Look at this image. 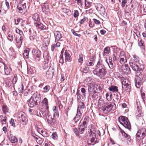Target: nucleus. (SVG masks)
Segmentation results:
<instances>
[{"label":"nucleus","mask_w":146,"mask_h":146,"mask_svg":"<svg viewBox=\"0 0 146 146\" xmlns=\"http://www.w3.org/2000/svg\"><path fill=\"white\" fill-rule=\"evenodd\" d=\"M10 139V140L12 143H15L17 141V139L15 136L11 137Z\"/></svg>","instance_id":"nucleus-47"},{"label":"nucleus","mask_w":146,"mask_h":146,"mask_svg":"<svg viewBox=\"0 0 146 146\" xmlns=\"http://www.w3.org/2000/svg\"><path fill=\"white\" fill-rule=\"evenodd\" d=\"M34 25H35V26L37 28H38L40 29L44 30L46 29V27L45 25H43L42 23H40L38 22V23L35 22L34 23Z\"/></svg>","instance_id":"nucleus-23"},{"label":"nucleus","mask_w":146,"mask_h":146,"mask_svg":"<svg viewBox=\"0 0 146 146\" xmlns=\"http://www.w3.org/2000/svg\"><path fill=\"white\" fill-rule=\"evenodd\" d=\"M51 137L52 138L54 139H57V135L56 134V133H53L51 135Z\"/></svg>","instance_id":"nucleus-60"},{"label":"nucleus","mask_w":146,"mask_h":146,"mask_svg":"<svg viewBox=\"0 0 146 146\" xmlns=\"http://www.w3.org/2000/svg\"><path fill=\"white\" fill-rule=\"evenodd\" d=\"M2 110L4 114L8 112L9 109L6 105H3L2 108Z\"/></svg>","instance_id":"nucleus-40"},{"label":"nucleus","mask_w":146,"mask_h":146,"mask_svg":"<svg viewBox=\"0 0 146 146\" xmlns=\"http://www.w3.org/2000/svg\"><path fill=\"white\" fill-rule=\"evenodd\" d=\"M82 117V114L80 112V109H77V113L74 119L75 122L76 123L79 121Z\"/></svg>","instance_id":"nucleus-21"},{"label":"nucleus","mask_w":146,"mask_h":146,"mask_svg":"<svg viewBox=\"0 0 146 146\" xmlns=\"http://www.w3.org/2000/svg\"><path fill=\"white\" fill-rule=\"evenodd\" d=\"M88 120L89 118L88 117H86L84 118V121L83 122L82 124V125H83L87 127V125H86V123H88Z\"/></svg>","instance_id":"nucleus-43"},{"label":"nucleus","mask_w":146,"mask_h":146,"mask_svg":"<svg viewBox=\"0 0 146 146\" xmlns=\"http://www.w3.org/2000/svg\"><path fill=\"white\" fill-rule=\"evenodd\" d=\"M76 95H77V100L78 102L82 100H85L86 98V97H83V94H81L80 90H78L77 91Z\"/></svg>","instance_id":"nucleus-20"},{"label":"nucleus","mask_w":146,"mask_h":146,"mask_svg":"<svg viewBox=\"0 0 146 146\" xmlns=\"http://www.w3.org/2000/svg\"><path fill=\"white\" fill-rule=\"evenodd\" d=\"M7 118L5 116H3L2 115H1L0 116V120L2 125L4 124H5L6 121L7 120Z\"/></svg>","instance_id":"nucleus-32"},{"label":"nucleus","mask_w":146,"mask_h":146,"mask_svg":"<svg viewBox=\"0 0 146 146\" xmlns=\"http://www.w3.org/2000/svg\"><path fill=\"white\" fill-rule=\"evenodd\" d=\"M96 9L101 15H104L106 14V10L102 5L98 3Z\"/></svg>","instance_id":"nucleus-13"},{"label":"nucleus","mask_w":146,"mask_h":146,"mask_svg":"<svg viewBox=\"0 0 146 146\" xmlns=\"http://www.w3.org/2000/svg\"><path fill=\"white\" fill-rule=\"evenodd\" d=\"M84 107L85 106L83 102H79L78 109H79V108H80L81 109H84Z\"/></svg>","instance_id":"nucleus-48"},{"label":"nucleus","mask_w":146,"mask_h":146,"mask_svg":"<svg viewBox=\"0 0 146 146\" xmlns=\"http://www.w3.org/2000/svg\"><path fill=\"white\" fill-rule=\"evenodd\" d=\"M48 100L46 98H44L42 101V103H43V104L45 106H47L48 105Z\"/></svg>","instance_id":"nucleus-55"},{"label":"nucleus","mask_w":146,"mask_h":146,"mask_svg":"<svg viewBox=\"0 0 146 146\" xmlns=\"http://www.w3.org/2000/svg\"><path fill=\"white\" fill-rule=\"evenodd\" d=\"M43 69H45L47 68L49 66V64H48V62H46L44 63L43 64Z\"/></svg>","instance_id":"nucleus-63"},{"label":"nucleus","mask_w":146,"mask_h":146,"mask_svg":"<svg viewBox=\"0 0 146 146\" xmlns=\"http://www.w3.org/2000/svg\"><path fill=\"white\" fill-rule=\"evenodd\" d=\"M16 32L17 33L19 34L20 36L23 35L22 31L18 29H17L16 30Z\"/></svg>","instance_id":"nucleus-62"},{"label":"nucleus","mask_w":146,"mask_h":146,"mask_svg":"<svg viewBox=\"0 0 146 146\" xmlns=\"http://www.w3.org/2000/svg\"><path fill=\"white\" fill-rule=\"evenodd\" d=\"M95 60L93 57L90 58L86 61V65L88 66H93L94 65Z\"/></svg>","instance_id":"nucleus-22"},{"label":"nucleus","mask_w":146,"mask_h":146,"mask_svg":"<svg viewBox=\"0 0 146 146\" xmlns=\"http://www.w3.org/2000/svg\"><path fill=\"white\" fill-rule=\"evenodd\" d=\"M42 10L43 12L46 13L49 11L50 9L49 5L47 2L44 3L43 5H42Z\"/></svg>","instance_id":"nucleus-17"},{"label":"nucleus","mask_w":146,"mask_h":146,"mask_svg":"<svg viewBox=\"0 0 146 146\" xmlns=\"http://www.w3.org/2000/svg\"><path fill=\"white\" fill-rule=\"evenodd\" d=\"M131 1L129 4H127L126 5V9L128 10L129 11H131L132 10V9L133 7V5L131 3Z\"/></svg>","instance_id":"nucleus-36"},{"label":"nucleus","mask_w":146,"mask_h":146,"mask_svg":"<svg viewBox=\"0 0 146 146\" xmlns=\"http://www.w3.org/2000/svg\"><path fill=\"white\" fill-rule=\"evenodd\" d=\"M17 120L23 125H25L27 121V118L25 113L22 111L18 112L17 116Z\"/></svg>","instance_id":"nucleus-6"},{"label":"nucleus","mask_w":146,"mask_h":146,"mask_svg":"<svg viewBox=\"0 0 146 146\" xmlns=\"http://www.w3.org/2000/svg\"><path fill=\"white\" fill-rule=\"evenodd\" d=\"M121 71L125 74H127L130 72V68L127 64H123L121 66Z\"/></svg>","instance_id":"nucleus-16"},{"label":"nucleus","mask_w":146,"mask_h":146,"mask_svg":"<svg viewBox=\"0 0 146 146\" xmlns=\"http://www.w3.org/2000/svg\"><path fill=\"white\" fill-rule=\"evenodd\" d=\"M130 65L132 69L135 72L138 73V72L141 71V69L139 66V63H135L134 62H130Z\"/></svg>","instance_id":"nucleus-12"},{"label":"nucleus","mask_w":146,"mask_h":146,"mask_svg":"<svg viewBox=\"0 0 146 146\" xmlns=\"http://www.w3.org/2000/svg\"><path fill=\"white\" fill-rule=\"evenodd\" d=\"M96 85V92L100 93L102 92V86L101 85Z\"/></svg>","instance_id":"nucleus-41"},{"label":"nucleus","mask_w":146,"mask_h":146,"mask_svg":"<svg viewBox=\"0 0 146 146\" xmlns=\"http://www.w3.org/2000/svg\"><path fill=\"white\" fill-rule=\"evenodd\" d=\"M127 61V59L126 58H122L120 59V62L121 64L122 63H124L126 62Z\"/></svg>","instance_id":"nucleus-59"},{"label":"nucleus","mask_w":146,"mask_h":146,"mask_svg":"<svg viewBox=\"0 0 146 146\" xmlns=\"http://www.w3.org/2000/svg\"><path fill=\"white\" fill-rule=\"evenodd\" d=\"M122 125L125 127L127 129L129 130H130L131 129V124L128 119H127V122L125 121L124 122V123H123Z\"/></svg>","instance_id":"nucleus-26"},{"label":"nucleus","mask_w":146,"mask_h":146,"mask_svg":"<svg viewBox=\"0 0 146 146\" xmlns=\"http://www.w3.org/2000/svg\"><path fill=\"white\" fill-rule=\"evenodd\" d=\"M127 0H122L121 3V5L122 7H124L125 4L127 3Z\"/></svg>","instance_id":"nucleus-61"},{"label":"nucleus","mask_w":146,"mask_h":146,"mask_svg":"<svg viewBox=\"0 0 146 146\" xmlns=\"http://www.w3.org/2000/svg\"><path fill=\"white\" fill-rule=\"evenodd\" d=\"M52 110L54 112L53 116H56L57 117H58L59 114L57 107L56 106H54L53 107Z\"/></svg>","instance_id":"nucleus-29"},{"label":"nucleus","mask_w":146,"mask_h":146,"mask_svg":"<svg viewBox=\"0 0 146 146\" xmlns=\"http://www.w3.org/2000/svg\"><path fill=\"white\" fill-rule=\"evenodd\" d=\"M40 94L37 92L34 93L29 99L28 103L29 106L31 108L38 104V103L40 101Z\"/></svg>","instance_id":"nucleus-3"},{"label":"nucleus","mask_w":146,"mask_h":146,"mask_svg":"<svg viewBox=\"0 0 146 146\" xmlns=\"http://www.w3.org/2000/svg\"><path fill=\"white\" fill-rule=\"evenodd\" d=\"M54 72V68L50 66L48 71L46 72V76L48 78H52L53 76Z\"/></svg>","instance_id":"nucleus-15"},{"label":"nucleus","mask_w":146,"mask_h":146,"mask_svg":"<svg viewBox=\"0 0 146 146\" xmlns=\"http://www.w3.org/2000/svg\"><path fill=\"white\" fill-rule=\"evenodd\" d=\"M106 62L107 63L110 69H112L114 67V65L113 64V61L111 59L109 58L108 61L107 59L106 60Z\"/></svg>","instance_id":"nucleus-27"},{"label":"nucleus","mask_w":146,"mask_h":146,"mask_svg":"<svg viewBox=\"0 0 146 146\" xmlns=\"http://www.w3.org/2000/svg\"><path fill=\"white\" fill-rule=\"evenodd\" d=\"M32 54L34 59L36 61H38L40 60L41 52L38 50L35 49H33Z\"/></svg>","instance_id":"nucleus-8"},{"label":"nucleus","mask_w":146,"mask_h":146,"mask_svg":"<svg viewBox=\"0 0 146 146\" xmlns=\"http://www.w3.org/2000/svg\"><path fill=\"white\" fill-rule=\"evenodd\" d=\"M60 60H59V62L61 64H63L64 63V61L63 57V54H61L60 55Z\"/></svg>","instance_id":"nucleus-54"},{"label":"nucleus","mask_w":146,"mask_h":146,"mask_svg":"<svg viewBox=\"0 0 146 146\" xmlns=\"http://www.w3.org/2000/svg\"><path fill=\"white\" fill-rule=\"evenodd\" d=\"M134 59L133 60L132 62H134L135 63H139V58L138 57L135 55H133Z\"/></svg>","instance_id":"nucleus-44"},{"label":"nucleus","mask_w":146,"mask_h":146,"mask_svg":"<svg viewBox=\"0 0 146 146\" xmlns=\"http://www.w3.org/2000/svg\"><path fill=\"white\" fill-rule=\"evenodd\" d=\"M30 50L29 48H27L25 49L24 51V52L23 53V55L24 57L26 58H28L29 57V54Z\"/></svg>","instance_id":"nucleus-31"},{"label":"nucleus","mask_w":146,"mask_h":146,"mask_svg":"<svg viewBox=\"0 0 146 146\" xmlns=\"http://www.w3.org/2000/svg\"><path fill=\"white\" fill-rule=\"evenodd\" d=\"M96 88L95 84H90L88 86V91L89 94L96 93Z\"/></svg>","instance_id":"nucleus-14"},{"label":"nucleus","mask_w":146,"mask_h":146,"mask_svg":"<svg viewBox=\"0 0 146 146\" xmlns=\"http://www.w3.org/2000/svg\"><path fill=\"white\" fill-rule=\"evenodd\" d=\"M6 66V64L3 62V60L1 58H0V71H2L3 69Z\"/></svg>","instance_id":"nucleus-37"},{"label":"nucleus","mask_w":146,"mask_h":146,"mask_svg":"<svg viewBox=\"0 0 146 146\" xmlns=\"http://www.w3.org/2000/svg\"><path fill=\"white\" fill-rule=\"evenodd\" d=\"M78 62L79 63H82L83 61V55L81 54L79 55V57L78 59Z\"/></svg>","instance_id":"nucleus-53"},{"label":"nucleus","mask_w":146,"mask_h":146,"mask_svg":"<svg viewBox=\"0 0 146 146\" xmlns=\"http://www.w3.org/2000/svg\"><path fill=\"white\" fill-rule=\"evenodd\" d=\"M146 136V130L145 128H142L138 130L135 135L136 140H143Z\"/></svg>","instance_id":"nucleus-5"},{"label":"nucleus","mask_w":146,"mask_h":146,"mask_svg":"<svg viewBox=\"0 0 146 146\" xmlns=\"http://www.w3.org/2000/svg\"><path fill=\"white\" fill-rule=\"evenodd\" d=\"M33 20L36 22H38L40 20L39 15L37 13H35L33 15Z\"/></svg>","instance_id":"nucleus-34"},{"label":"nucleus","mask_w":146,"mask_h":146,"mask_svg":"<svg viewBox=\"0 0 146 146\" xmlns=\"http://www.w3.org/2000/svg\"><path fill=\"white\" fill-rule=\"evenodd\" d=\"M123 136L129 142L130 141L131 138L129 135L125 133H123Z\"/></svg>","instance_id":"nucleus-42"},{"label":"nucleus","mask_w":146,"mask_h":146,"mask_svg":"<svg viewBox=\"0 0 146 146\" xmlns=\"http://www.w3.org/2000/svg\"><path fill=\"white\" fill-rule=\"evenodd\" d=\"M46 119L48 123L50 125H53L55 124V120L52 118L51 115H48V117H46Z\"/></svg>","instance_id":"nucleus-18"},{"label":"nucleus","mask_w":146,"mask_h":146,"mask_svg":"<svg viewBox=\"0 0 146 146\" xmlns=\"http://www.w3.org/2000/svg\"><path fill=\"white\" fill-rule=\"evenodd\" d=\"M89 96H90L92 100H95L96 99V98H97V95L96 93H91L89 94Z\"/></svg>","instance_id":"nucleus-45"},{"label":"nucleus","mask_w":146,"mask_h":146,"mask_svg":"<svg viewBox=\"0 0 146 146\" xmlns=\"http://www.w3.org/2000/svg\"><path fill=\"white\" fill-rule=\"evenodd\" d=\"M17 80V75H15L13 78V80L12 81V83L13 84H15Z\"/></svg>","instance_id":"nucleus-56"},{"label":"nucleus","mask_w":146,"mask_h":146,"mask_svg":"<svg viewBox=\"0 0 146 146\" xmlns=\"http://www.w3.org/2000/svg\"><path fill=\"white\" fill-rule=\"evenodd\" d=\"M118 88L115 86H111L109 88L110 91L112 92H117L118 91Z\"/></svg>","instance_id":"nucleus-30"},{"label":"nucleus","mask_w":146,"mask_h":146,"mask_svg":"<svg viewBox=\"0 0 146 146\" xmlns=\"http://www.w3.org/2000/svg\"><path fill=\"white\" fill-rule=\"evenodd\" d=\"M81 92L82 93V94H83V97H86V89L83 88H82L81 89Z\"/></svg>","instance_id":"nucleus-49"},{"label":"nucleus","mask_w":146,"mask_h":146,"mask_svg":"<svg viewBox=\"0 0 146 146\" xmlns=\"http://www.w3.org/2000/svg\"><path fill=\"white\" fill-rule=\"evenodd\" d=\"M110 48L109 47H107L104 49V52H103V54L104 56L106 54H108L110 52Z\"/></svg>","instance_id":"nucleus-33"},{"label":"nucleus","mask_w":146,"mask_h":146,"mask_svg":"<svg viewBox=\"0 0 146 146\" xmlns=\"http://www.w3.org/2000/svg\"><path fill=\"white\" fill-rule=\"evenodd\" d=\"M3 70H4L5 73L6 74L8 75L10 74V72H11V69H8L7 66H6L5 68H4Z\"/></svg>","instance_id":"nucleus-35"},{"label":"nucleus","mask_w":146,"mask_h":146,"mask_svg":"<svg viewBox=\"0 0 146 146\" xmlns=\"http://www.w3.org/2000/svg\"><path fill=\"white\" fill-rule=\"evenodd\" d=\"M63 11L68 15L71 14V12L69 9L65 8H63Z\"/></svg>","instance_id":"nucleus-46"},{"label":"nucleus","mask_w":146,"mask_h":146,"mask_svg":"<svg viewBox=\"0 0 146 146\" xmlns=\"http://www.w3.org/2000/svg\"><path fill=\"white\" fill-rule=\"evenodd\" d=\"M65 59L66 60L71 61L72 57L68 51L66 50L64 52Z\"/></svg>","instance_id":"nucleus-28"},{"label":"nucleus","mask_w":146,"mask_h":146,"mask_svg":"<svg viewBox=\"0 0 146 146\" xmlns=\"http://www.w3.org/2000/svg\"><path fill=\"white\" fill-rule=\"evenodd\" d=\"M98 103L99 111L105 113H107L111 111H114L116 108L115 103H106L101 98L99 99Z\"/></svg>","instance_id":"nucleus-1"},{"label":"nucleus","mask_w":146,"mask_h":146,"mask_svg":"<svg viewBox=\"0 0 146 146\" xmlns=\"http://www.w3.org/2000/svg\"><path fill=\"white\" fill-rule=\"evenodd\" d=\"M122 83L123 85L122 87L123 88L124 86L125 90L127 91V92H130L131 86L130 82L129 80L127 79H124L122 81Z\"/></svg>","instance_id":"nucleus-11"},{"label":"nucleus","mask_w":146,"mask_h":146,"mask_svg":"<svg viewBox=\"0 0 146 146\" xmlns=\"http://www.w3.org/2000/svg\"><path fill=\"white\" fill-rule=\"evenodd\" d=\"M54 35L55 38V42L59 41L62 37L61 33L58 31H55L54 33Z\"/></svg>","instance_id":"nucleus-19"},{"label":"nucleus","mask_w":146,"mask_h":146,"mask_svg":"<svg viewBox=\"0 0 146 146\" xmlns=\"http://www.w3.org/2000/svg\"><path fill=\"white\" fill-rule=\"evenodd\" d=\"M143 79L141 75L139 74V76L136 77L135 80V83L136 87L137 88H139L143 84Z\"/></svg>","instance_id":"nucleus-10"},{"label":"nucleus","mask_w":146,"mask_h":146,"mask_svg":"<svg viewBox=\"0 0 146 146\" xmlns=\"http://www.w3.org/2000/svg\"><path fill=\"white\" fill-rule=\"evenodd\" d=\"M143 90L142 89H141V93L142 98H143L144 97H146L145 95V92H144L143 91Z\"/></svg>","instance_id":"nucleus-64"},{"label":"nucleus","mask_w":146,"mask_h":146,"mask_svg":"<svg viewBox=\"0 0 146 146\" xmlns=\"http://www.w3.org/2000/svg\"><path fill=\"white\" fill-rule=\"evenodd\" d=\"M122 125L125 127L127 129L129 130H130L131 129V124L128 119H127V122L125 121L124 122V123H123Z\"/></svg>","instance_id":"nucleus-25"},{"label":"nucleus","mask_w":146,"mask_h":146,"mask_svg":"<svg viewBox=\"0 0 146 146\" xmlns=\"http://www.w3.org/2000/svg\"><path fill=\"white\" fill-rule=\"evenodd\" d=\"M78 5H80L82 7H83L84 4L82 0H77L76 1V3Z\"/></svg>","instance_id":"nucleus-50"},{"label":"nucleus","mask_w":146,"mask_h":146,"mask_svg":"<svg viewBox=\"0 0 146 146\" xmlns=\"http://www.w3.org/2000/svg\"><path fill=\"white\" fill-rule=\"evenodd\" d=\"M107 100L110 101L112 99V94L110 92H107L106 94Z\"/></svg>","instance_id":"nucleus-38"},{"label":"nucleus","mask_w":146,"mask_h":146,"mask_svg":"<svg viewBox=\"0 0 146 146\" xmlns=\"http://www.w3.org/2000/svg\"><path fill=\"white\" fill-rule=\"evenodd\" d=\"M71 31L73 34L75 36H78L79 37H80L81 36V35L80 34H78L76 33L73 29H71Z\"/></svg>","instance_id":"nucleus-57"},{"label":"nucleus","mask_w":146,"mask_h":146,"mask_svg":"<svg viewBox=\"0 0 146 146\" xmlns=\"http://www.w3.org/2000/svg\"><path fill=\"white\" fill-rule=\"evenodd\" d=\"M23 84H21L19 85L18 88V91L20 93H22L23 91Z\"/></svg>","instance_id":"nucleus-39"},{"label":"nucleus","mask_w":146,"mask_h":146,"mask_svg":"<svg viewBox=\"0 0 146 146\" xmlns=\"http://www.w3.org/2000/svg\"><path fill=\"white\" fill-rule=\"evenodd\" d=\"M128 118L125 117L121 116L118 118V121L122 125L125 121L127 122Z\"/></svg>","instance_id":"nucleus-24"},{"label":"nucleus","mask_w":146,"mask_h":146,"mask_svg":"<svg viewBox=\"0 0 146 146\" xmlns=\"http://www.w3.org/2000/svg\"><path fill=\"white\" fill-rule=\"evenodd\" d=\"M86 127L83 125H81L78 129L77 128L73 129V131L76 136H79L80 134H82L84 132L85 129Z\"/></svg>","instance_id":"nucleus-9"},{"label":"nucleus","mask_w":146,"mask_h":146,"mask_svg":"<svg viewBox=\"0 0 146 146\" xmlns=\"http://www.w3.org/2000/svg\"><path fill=\"white\" fill-rule=\"evenodd\" d=\"M138 42L139 45V46H143L144 45V42L143 41L141 40H139V39L138 40Z\"/></svg>","instance_id":"nucleus-58"},{"label":"nucleus","mask_w":146,"mask_h":146,"mask_svg":"<svg viewBox=\"0 0 146 146\" xmlns=\"http://www.w3.org/2000/svg\"><path fill=\"white\" fill-rule=\"evenodd\" d=\"M83 72H88L89 70V68L87 66H86L84 68L82 69Z\"/></svg>","instance_id":"nucleus-52"},{"label":"nucleus","mask_w":146,"mask_h":146,"mask_svg":"<svg viewBox=\"0 0 146 146\" xmlns=\"http://www.w3.org/2000/svg\"><path fill=\"white\" fill-rule=\"evenodd\" d=\"M107 71L105 65L103 64L101 59H99L96 66V68L93 71V73L101 79L106 78Z\"/></svg>","instance_id":"nucleus-2"},{"label":"nucleus","mask_w":146,"mask_h":146,"mask_svg":"<svg viewBox=\"0 0 146 146\" xmlns=\"http://www.w3.org/2000/svg\"><path fill=\"white\" fill-rule=\"evenodd\" d=\"M26 0H23L17 5V11L22 14H24L27 11Z\"/></svg>","instance_id":"nucleus-7"},{"label":"nucleus","mask_w":146,"mask_h":146,"mask_svg":"<svg viewBox=\"0 0 146 146\" xmlns=\"http://www.w3.org/2000/svg\"><path fill=\"white\" fill-rule=\"evenodd\" d=\"M86 134L87 136L89 134L90 137V139L88 140V142L89 145H90L92 143V145H93L94 144L99 142V139L96 138L95 134L90 129H88Z\"/></svg>","instance_id":"nucleus-4"},{"label":"nucleus","mask_w":146,"mask_h":146,"mask_svg":"<svg viewBox=\"0 0 146 146\" xmlns=\"http://www.w3.org/2000/svg\"><path fill=\"white\" fill-rule=\"evenodd\" d=\"M50 89V87L49 86H46L43 88V92L46 93Z\"/></svg>","instance_id":"nucleus-51"}]
</instances>
